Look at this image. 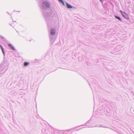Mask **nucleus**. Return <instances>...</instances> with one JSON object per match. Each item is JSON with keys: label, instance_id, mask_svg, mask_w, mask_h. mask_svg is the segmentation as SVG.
Segmentation results:
<instances>
[{"label": "nucleus", "instance_id": "3", "mask_svg": "<svg viewBox=\"0 0 134 134\" xmlns=\"http://www.w3.org/2000/svg\"><path fill=\"white\" fill-rule=\"evenodd\" d=\"M8 46L10 47V48H11L12 50H15V49L14 47V46L12 45L11 44H8Z\"/></svg>", "mask_w": 134, "mask_h": 134}, {"label": "nucleus", "instance_id": "11", "mask_svg": "<svg viewBox=\"0 0 134 134\" xmlns=\"http://www.w3.org/2000/svg\"><path fill=\"white\" fill-rule=\"evenodd\" d=\"M100 1H101L102 0H100Z\"/></svg>", "mask_w": 134, "mask_h": 134}, {"label": "nucleus", "instance_id": "4", "mask_svg": "<svg viewBox=\"0 0 134 134\" xmlns=\"http://www.w3.org/2000/svg\"><path fill=\"white\" fill-rule=\"evenodd\" d=\"M66 5L67 7L68 8H72V7L71 5L67 3H66Z\"/></svg>", "mask_w": 134, "mask_h": 134}, {"label": "nucleus", "instance_id": "1", "mask_svg": "<svg viewBox=\"0 0 134 134\" xmlns=\"http://www.w3.org/2000/svg\"><path fill=\"white\" fill-rule=\"evenodd\" d=\"M42 4L44 6L47 8H49L50 6L49 3L47 2H43L42 3Z\"/></svg>", "mask_w": 134, "mask_h": 134}, {"label": "nucleus", "instance_id": "7", "mask_svg": "<svg viewBox=\"0 0 134 134\" xmlns=\"http://www.w3.org/2000/svg\"><path fill=\"white\" fill-rule=\"evenodd\" d=\"M115 18H116L117 19H118L120 21H121L122 20L119 17H118L116 16H115Z\"/></svg>", "mask_w": 134, "mask_h": 134}, {"label": "nucleus", "instance_id": "9", "mask_svg": "<svg viewBox=\"0 0 134 134\" xmlns=\"http://www.w3.org/2000/svg\"><path fill=\"white\" fill-rule=\"evenodd\" d=\"M58 0L60 2V3L61 2V3H62V4H63L64 5V2H63V1L62 0Z\"/></svg>", "mask_w": 134, "mask_h": 134}, {"label": "nucleus", "instance_id": "5", "mask_svg": "<svg viewBox=\"0 0 134 134\" xmlns=\"http://www.w3.org/2000/svg\"><path fill=\"white\" fill-rule=\"evenodd\" d=\"M51 35H54L55 33L54 30L53 29H51Z\"/></svg>", "mask_w": 134, "mask_h": 134}, {"label": "nucleus", "instance_id": "6", "mask_svg": "<svg viewBox=\"0 0 134 134\" xmlns=\"http://www.w3.org/2000/svg\"><path fill=\"white\" fill-rule=\"evenodd\" d=\"M29 64V63L28 62H25L24 63V65L25 66H27Z\"/></svg>", "mask_w": 134, "mask_h": 134}, {"label": "nucleus", "instance_id": "8", "mask_svg": "<svg viewBox=\"0 0 134 134\" xmlns=\"http://www.w3.org/2000/svg\"><path fill=\"white\" fill-rule=\"evenodd\" d=\"M0 47H1V49H2V52H3V53L4 54V49H3V47L1 46V45H0Z\"/></svg>", "mask_w": 134, "mask_h": 134}, {"label": "nucleus", "instance_id": "10", "mask_svg": "<svg viewBox=\"0 0 134 134\" xmlns=\"http://www.w3.org/2000/svg\"><path fill=\"white\" fill-rule=\"evenodd\" d=\"M120 11L122 14V13H123V12L121 10H120Z\"/></svg>", "mask_w": 134, "mask_h": 134}, {"label": "nucleus", "instance_id": "2", "mask_svg": "<svg viewBox=\"0 0 134 134\" xmlns=\"http://www.w3.org/2000/svg\"><path fill=\"white\" fill-rule=\"evenodd\" d=\"M122 15L126 19H128L127 14L125 12H123V13H122Z\"/></svg>", "mask_w": 134, "mask_h": 134}]
</instances>
